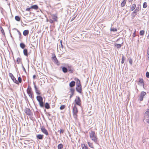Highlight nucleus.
<instances>
[{
	"instance_id": "f257e3e1",
	"label": "nucleus",
	"mask_w": 149,
	"mask_h": 149,
	"mask_svg": "<svg viewBox=\"0 0 149 149\" xmlns=\"http://www.w3.org/2000/svg\"><path fill=\"white\" fill-rule=\"evenodd\" d=\"M9 76L11 77V79L16 84L18 85H19V83L22 82V79L20 77H18V81L14 77L12 73H9Z\"/></svg>"
},
{
	"instance_id": "f03ea898",
	"label": "nucleus",
	"mask_w": 149,
	"mask_h": 149,
	"mask_svg": "<svg viewBox=\"0 0 149 149\" xmlns=\"http://www.w3.org/2000/svg\"><path fill=\"white\" fill-rule=\"evenodd\" d=\"M89 134L91 139L95 142L97 143L98 139L95 132L91 130V132L89 133Z\"/></svg>"
},
{
	"instance_id": "7ed1b4c3",
	"label": "nucleus",
	"mask_w": 149,
	"mask_h": 149,
	"mask_svg": "<svg viewBox=\"0 0 149 149\" xmlns=\"http://www.w3.org/2000/svg\"><path fill=\"white\" fill-rule=\"evenodd\" d=\"M27 93L31 99H33L34 98L33 93L32 90V88L29 85L28 86L26 90Z\"/></svg>"
},
{
	"instance_id": "20e7f679",
	"label": "nucleus",
	"mask_w": 149,
	"mask_h": 149,
	"mask_svg": "<svg viewBox=\"0 0 149 149\" xmlns=\"http://www.w3.org/2000/svg\"><path fill=\"white\" fill-rule=\"evenodd\" d=\"M78 112V110L77 106L74 104L72 108V113L73 117L76 119L77 118Z\"/></svg>"
},
{
	"instance_id": "39448f33",
	"label": "nucleus",
	"mask_w": 149,
	"mask_h": 149,
	"mask_svg": "<svg viewBox=\"0 0 149 149\" xmlns=\"http://www.w3.org/2000/svg\"><path fill=\"white\" fill-rule=\"evenodd\" d=\"M36 99L39 102L40 106L41 107H43L44 106V103L43 101V98L41 96H38L36 97Z\"/></svg>"
},
{
	"instance_id": "423d86ee",
	"label": "nucleus",
	"mask_w": 149,
	"mask_h": 149,
	"mask_svg": "<svg viewBox=\"0 0 149 149\" xmlns=\"http://www.w3.org/2000/svg\"><path fill=\"white\" fill-rule=\"evenodd\" d=\"M75 104L78 105L79 106H81V101L80 97L79 96L77 97L74 100Z\"/></svg>"
},
{
	"instance_id": "0eeeda50",
	"label": "nucleus",
	"mask_w": 149,
	"mask_h": 149,
	"mask_svg": "<svg viewBox=\"0 0 149 149\" xmlns=\"http://www.w3.org/2000/svg\"><path fill=\"white\" fill-rule=\"evenodd\" d=\"M141 9L140 6L137 7L135 10L132 13V15L133 17H134L136 15V13L139 11Z\"/></svg>"
},
{
	"instance_id": "6e6552de",
	"label": "nucleus",
	"mask_w": 149,
	"mask_h": 149,
	"mask_svg": "<svg viewBox=\"0 0 149 149\" xmlns=\"http://www.w3.org/2000/svg\"><path fill=\"white\" fill-rule=\"evenodd\" d=\"M52 59L54 61V62L57 65H59V63L58 60L56 57L55 54H53L52 57Z\"/></svg>"
},
{
	"instance_id": "1a4fd4ad",
	"label": "nucleus",
	"mask_w": 149,
	"mask_h": 149,
	"mask_svg": "<svg viewBox=\"0 0 149 149\" xmlns=\"http://www.w3.org/2000/svg\"><path fill=\"white\" fill-rule=\"evenodd\" d=\"M41 131L46 135L49 134L47 130L43 126L42 127L40 128Z\"/></svg>"
},
{
	"instance_id": "9d476101",
	"label": "nucleus",
	"mask_w": 149,
	"mask_h": 149,
	"mask_svg": "<svg viewBox=\"0 0 149 149\" xmlns=\"http://www.w3.org/2000/svg\"><path fill=\"white\" fill-rule=\"evenodd\" d=\"M146 93L144 91H142L139 97V100L140 101L143 100L144 97L146 95Z\"/></svg>"
},
{
	"instance_id": "9b49d317",
	"label": "nucleus",
	"mask_w": 149,
	"mask_h": 149,
	"mask_svg": "<svg viewBox=\"0 0 149 149\" xmlns=\"http://www.w3.org/2000/svg\"><path fill=\"white\" fill-rule=\"evenodd\" d=\"M76 89L77 91L79 93H81L82 88L81 85H77Z\"/></svg>"
},
{
	"instance_id": "f8f14e48",
	"label": "nucleus",
	"mask_w": 149,
	"mask_h": 149,
	"mask_svg": "<svg viewBox=\"0 0 149 149\" xmlns=\"http://www.w3.org/2000/svg\"><path fill=\"white\" fill-rule=\"evenodd\" d=\"M138 84L140 86H144V83L143 79L142 78H140L139 81L138 82Z\"/></svg>"
},
{
	"instance_id": "ddd939ff",
	"label": "nucleus",
	"mask_w": 149,
	"mask_h": 149,
	"mask_svg": "<svg viewBox=\"0 0 149 149\" xmlns=\"http://www.w3.org/2000/svg\"><path fill=\"white\" fill-rule=\"evenodd\" d=\"M52 17L54 21H57L58 17L56 15L53 14L52 15Z\"/></svg>"
},
{
	"instance_id": "4468645a",
	"label": "nucleus",
	"mask_w": 149,
	"mask_h": 149,
	"mask_svg": "<svg viewBox=\"0 0 149 149\" xmlns=\"http://www.w3.org/2000/svg\"><path fill=\"white\" fill-rule=\"evenodd\" d=\"M26 113L28 115H31V112L29 108H26L25 109Z\"/></svg>"
},
{
	"instance_id": "2eb2a0df",
	"label": "nucleus",
	"mask_w": 149,
	"mask_h": 149,
	"mask_svg": "<svg viewBox=\"0 0 149 149\" xmlns=\"http://www.w3.org/2000/svg\"><path fill=\"white\" fill-rule=\"evenodd\" d=\"M31 9H34L36 10H38L39 8L38 6L37 5H33L31 6Z\"/></svg>"
},
{
	"instance_id": "dca6fc26",
	"label": "nucleus",
	"mask_w": 149,
	"mask_h": 149,
	"mask_svg": "<svg viewBox=\"0 0 149 149\" xmlns=\"http://www.w3.org/2000/svg\"><path fill=\"white\" fill-rule=\"evenodd\" d=\"M44 135L43 134H38L36 136L37 138L39 139H43Z\"/></svg>"
},
{
	"instance_id": "f3484780",
	"label": "nucleus",
	"mask_w": 149,
	"mask_h": 149,
	"mask_svg": "<svg viewBox=\"0 0 149 149\" xmlns=\"http://www.w3.org/2000/svg\"><path fill=\"white\" fill-rule=\"evenodd\" d=\"M22 58H21L18 57L17 59L16 62L18 64L22 63Z\"/></svg>"
},
{
	"instance_id": "a211bd4d",
	"label": "nucleus",
	"mask_w": 149,
	"mask_h": 149,
	"mask_svg": "<svg viewBox=\"0 0 149 149\" xmlns=\"http://www.w3.org/2000/svg\"><path fill=\"white\" fill-rule=\"evenodd\" d=\"M75 82L74 81H72L69 84V86L70 87H72L75 86Z\"/></svg>"
},
{
	"instance_id": "6ab92c4d",
	"label": "nucleus",
	"mask_w": 149,
	"mask_h": 149,
	"mask_svg": "<svg viewBox=\"0 0 149 149\" xmlns=\"http://www.w3.org/2000/svg\"><path fill=\"white\" fill-rule=\"evenodd\" d=\"M74 80L76 81L77 85H81L80 81L78 78H74Z\"/></svg>"
},
{
	"instance_id": "aec40b11",
	"label": "nucleus",
	"mask_w": 149,
	"mask_h": 149,
	"mask_svg": "<svg viewBox=\"0 0 149 149\" xmlns=\"http://www.w3.org/2000/svg\"><path fill=\"white\" fill-rule=\"evenodd\" d=\"M23 53L24 55L26 56H28V50L27 49H24L23 50Z\"/></svg>"
},
{
	"instance_id": "412c9836",
	"label": "nucleus",
	"mask_w": 149,
	"mask_h": 149,
	"mask_svg": "<svg viewBox=\"0 0 149 149\" xmlns=\"http://www.w3.org/2000/svg\"><path fill=\"white\" fill-rule=\"evenodd\" d=\"M29 31L28 30H24L23 32V34L24 36H26L29 34Z\"/></svg>"
},
{
	"instance_id": "4be33fe9",
	"label": "nucleus",
	"mask_w": 149,
	"mask_h": 149,
	"mask_svg": "<svg viewBox=\"0 0 149 149\" xmlns=\"http://www.w3.org/2000/svg\"><path fill=\"white\" fill-rule=\"evenodd\" d=\"M136 7V5L135 3H134L132 5L131 8V10L132 11L134 10Z\"/></svg>"
},
{
	"instance_id": "5701e85b",
	"label": "nucleus",
	"mask_w": 149,
	"mask_h": 149,
	"mask_svg": "<svg viewBox=\"0 0 149 149\" xmlns=\"http://www.w3.org/2000/svg\"><path fill=\"white\" fill-rule=\"evenodd\" d=\"M62 69L63 72L65 73L67 72L68 71V69L65 67H63Z\"/></svg>"
},
{
	"instance_id": "b1692460",
	"label": "nucleus",
	"mask_w": 149,
	"mask_h": 149,
	"mask_svg": "<svg viewBox=\"0 0 149 149\" xmlns=\"http://www.w3.org/2000/svg\"><path fill=\"white\" fill-rule=\"evenodd\" d=\"M45 107L47 109H49L50 108L49 105V104L47 102L45 104Z\"/></svg>"
},
{
	"instance_id": "393cba45",
	"label": "nucleus",
	"mask_w": 149,
	"mask_h": 149,
	"mask_svg": "<svg viewBox=\"0 0 149 149\" xmlns=\"http://www.w3.org/2000/svg\"><path fill=\"white\" fill-rule=\"evenodd\" d=\"M68 71L70 72L71 73H73V70L71 68V67L70 66H68Z\"/></svg>"
},
{
	"instance_id": "a878e982",
	"label": "nucleus",
	"mask_w": 149,
	"mask_h": 149,
	"mask_svg": "<svg viewBox=\"0 0 149 149\" xmlns=\"http://www.w3.org/2000/svg\"><path fill=\"white\" fill-rule=\"evenodd\" d=\"M88 144L90 147L93 148H94L93 145L92 143L88 142Z\"/></svg>"
},
{
	"instance_id": "bb28decb",
	"label": "nucleus",
	"mask_w": 149,
	"mask_h": 149,
	"mask_svg": "<svg viewBox=\"0 0 149 149\" xmlns=\"http://www.w3.org/2000/svg\"><path fill=\"white\" fill-rule=\"evenodd\" d=\"M20 46L22 49H24L25 47V45L23 43H21L20 44Z\"/></svg>"
},
{
	"instance_id": "cd10ccee",
	"label": "nucleus",
	"mask_w": 149,
	"mask_h": 149,
	"mask_svg": "<svg viewBox=\"0 0 149 149\" xmlns=\"http://www.w3.org/2000/svg\"><path fill=\"white\" fill-rule=\"evenodd\" d=\"M63 146L62 144H60L58 146V149H61L63 148Z\"/></svg>"
},
{
	"instance_id": "c85d7f7f",
	"label": "nucleus",
	"mask_w": 149,
	"mask_h": 149,
	"mask_svg": "<svg viewBox=\"0 0 149 149\" xmlns=\"http://www.w3.org/2000/svg\"><path fill=\"white\" fill-rule=\"evenodd\" d=\"M126 1L125 0H124L121 3V6L122 7H124L126 4Z\"/></svg>"
},
{
	"instance_id": "c756f323",
	"label": "nucleus",
	"mask_w": 149,
	"mask_h": 149,
	"mask_svg": "<svg viewBox=\"0 0 149 149\" xmlns=\"http://www.w3.org/2000/svg\"><path fill=\"white\" fill-rule=\"evenodd\" d=\"M15 19L17 21H19L20 20V17L18 16H15Z\"/></svg>"
},
{
	"instance_id": "7c9ffc66",
	"label": "nucleus",
	"mask_w": 149,
	"mask_h": 149,
	"mask_svg": "<svg viewBox=\"0 0 149 149\" xmlns=\"http://www.w3.org/2000/svg\"><path fill=\"white\" fill-rule=\"evenodd\" d=\"M147 3L146 2H144L143 3V8H146L147 7Z\"/></svg>"
},
{
	"instance_id": "2f4dec72",
	"label": "nucleus",
	"mask_w": 149,
	"mask_h": 149,
	"mask_svg": "<svg viewBox=\"0 0 149 149\" xmlns=\"http://www.w3.org/2000/svg\"><path fill=\"white\" fill-rule=\"evenodd\" d=\"M145 31L144 30H141L140 31L139 34L141 36H143L144 34Z\"/></svg>"
},
{
	"instance_id": "473e14b6",
	"label": "nucleus",
	"mask_w": 149,
	"mask_h": 149,
	"mask_svg": "<svg viewBox=\"0 0 149 149\" xmlns=\"http://www.w3.org/2000/svg\"><path fill=\"white\" fill-rule=\"evenodd\" d=\"M115 46L117 47L118 48H120L121 47V45L120 44H118L116 43L115 44Z\"/></svg>"
},
{
	"instance_id": "72a5a7b5",
	"label": "nucleus",
	"mask_w": 149,
	"mask_h": 149,
	"mask_svg": "<svg viewBox=\"0 0 149 149\" xmlns=\"http://www.w3.org/2000/svg\"><path fill=\"white\" fill-rule=\"evenodd\" d=\"M117 30V29L116 28H111L110 29L111 31H116Z\"/></svg>"
},
{
	"instance_id": "f704fd0d",
	"label": "nucleus",
	"mask_w": 149,
	"mask_h": 149,
	"mask_svg": "<svg viewBox=\"0 0 149 149\" xmlns=\"http://www.w3.org/2000/svg\"><path fill=\"white\" fill-rule=\"evenodd\" d=\"M70 92L71 93L74 94V89L72 88H71L70 89Z\"/></svg>"
},
{
	"instance_id": "c9c22d12",
	"label": "nucleus",
	"mask_w": 149,
	"mask_h": 149,
	"mask_svg": "<svg viewBox=\"0 0 149 149\" xmlns=\"http://www.w3.org/2000/svg\"><path fill=\"white\" fill-rule=\"evenodd\" d=\"M125 58L124 56H123L122 58L121 63L123 64L125 61Z\"/></svg>"
},
{
	"instance_id": "e433bc0d",
	"label": "nucleus",
	"mask_w": 149,
	"mask_h": 149,
	"mask_svg": "<svg viewBox=\"0 0 149 149\" xmlns=\"http://www.w3.org/2000/svg\"><path fill=\"white\" fill-rule=\"evenodd\" d=\"M65 107V106L64 105H61L60 107V109L61 110H63L64 109Z\"/></svg>"
},
{
	"instance_id": "4c0bfd02",
	"label": "nucleus",
	"mask_w": 149,
	"mask_h": 149,
	"mask_svg": "<svg viewBox=\"0 0 149 149\" xmlns=\"http://www.w3.org/2000/svg\"><path fill=\"white\" fill-rule=\"evenodd\" d=\"M31 7H30L29 8H26V9L25 10L27 11L30 12L31 11Z\"/></svg>"
},
{
	"instance_id": "58836bf2",
	"label": "nucleus",
	"mask_w": 149,
	"mask_h": 149,
	"mask_svg": "<svg viewBox=\"0 0 149 149\" xmlns=\"http://www.w3.org/2000/svg\"><path fill=\"white\" fill-rule=\"evenodd\" d=\"M35 91H36V93L38 95H40L41 94V93L40 92V91L38 89L36 90Z\"/></svg>"
},
{
	"instance_id": "ea45409f",
	"label": "nucleus",
	"mask_w": 149,
	"mask_h": 149,
	"mask_svg": "<svg viewBox=\"0 0 149 149\" xmlns=\"http://www.w3.org/2000/svg\"><path fill=\"white\" fill-rule=\"evenodd\" d=\"M145 114L147 116H149V109L147 110L145 112Z\"/></svg>"
},
{
	"instance_id": "a19ab883",
	"label": "nucleus",
	"mask_w": 149,
	"mask_h": 149,
	"mask_svg": "<svg viewBox=\"0 0 149 149\" xmlns=\"http://www.w3.org/2000/svg\"><path fill=\"white\" fill-rule=\"evenodd\" d=\"M0 29H1V33H2V34L3 35H4L5 34V32H4V30H3V28L2 27H0Z\"/></svg>"
},
{
	"instance_id": "79ce46f5",
	"label": "nucleus",
	"mask_w": 149,
	"mask_h": 149,
	"mask_svg": "<svg viewBox=\"0 0 149 149\" xmlns=\"http://www.w3.org/2000/svg\"><path fill=\"white\" fill-rule=\"evenodd\" d=\"M146 76L147 78H149V72H147L146 74Z\"/></svg>"
},
{
	"instance_id": "37998d69",
	"label": "nucleus",
	"mask_w": 149,
	"mask_h": 149,
	"mask_svg": "<svg viewBox=\"0 0 149 149\" xmlns=\"http://www.w3.org/2000/svg\"><path fill=\"white\" fill-rule=\"evenodd\" d=\"M129 62L131 65L132 64V60L131 59H130L129 60Z\"/></svg>"
},
{
	"instance_id": "c03bdc74",
	"label": "nucleus",
	"mask_w": 149,
	"mask_h": 149,
	"mask_svg": "<svg viewBox=\"0 0 149 149\" xmlns=\"http://www.w3.org/2000/svg\"><path fill=\"white\" fill-rule=\"evenodd\" d=\"M147 57H148V59L149 60V49H148L147 51Z\"/></svg>"
},
{
	"instance_id": "a18cd8bd",
	"label": "nucleus",
	"mask_w": 149,
	"mask_h": 149,
	"mask_svg": "<svg viewBox=\"0 0 149 149\" xmlns=\"http://www.w3.org/2000/svg\"><path fill=\"white\" fill-rule=\"evenodd\" d=\"M60 134H61V133H63V132H64V130L63 129H60Z\"/></svg>"
},
{
	"instance_id": "49530a36",
	"label": "nucleus",
	"mask_w": 149,
	"mask_h": 149,
	"mask_svg": "<svg viewBox=\"0 0 149 149\" xmlns=\"http://www.w3.org/2000/svg\"><path fill=\"white\" fill-rule=\"evenodd\" d=\"M136 31L135 30L134 32L133 33L132 36L133 37H135L136 36Z\"/></svg>"
},
{
	"instance_id": "de8ad7c7",
	"label": "nucleus",
	"mask_w": 149,
	"mask_h": 149,
	"mask_svg": "<svg viewBox=\"0 0 149 149\" xmlns=\"http://www.w3.org/2000/svg\"><path fill=\"white\" fill-rule=\"evenodd\" d=\"M49 22L51 23H52L54 22V21L52 19H50L49 20Z\"/></svg>"
},
{
	"instance_id": "09e8293b",
	"label": "nucleus",
	"mask_w": 149,
	"mask_h": 149,
	"mask_svg": "<svg viewBox=\"0 0 149 149\" xmlns=\"http://www.w3.org/2000/svg\"><path fill=\"white\" fill-rule=\"evenodd\" d=\"M83 149H88V148L87 147L85 146L84 147H83Z\"/></svg>"
},
{
	"instance_id": "8fccbe9b",
	"label": "nucleus",
	"mask_w": 149,
	"mask_h": 149,
	"mask_svg": "<svg viewBox=\"0 0 149 149\" xmlns=\"http://www.w3.org/2000/svg\"><path fill=\"white\" fill-rule=\"evenodd\" d=\"M76 17V16H75V17H73V18L72 19H71V21H72L73 20H74V19H75Z\"/></svg>"
},
{
	"instance_id": "3c124183",
	"label": "nucleus",
	"mask_w": 149,
	"mask_h": 149,
	"mask_svg": "<svg viewBox=\"0 0 149 149\" xmlns=\"http://www.w3.org/2000/svg\"><path fill=\"white\" fill-rule=\"evenodd\" d=\"M34 87L35 91L36 90L38 89V88H37V87H36V85H34Z\"/></svg>"
},
{
	"instance_id": "603ef678",
	"label": "nucleus",
	"mask_w": 149,
	"mask_h": 149,
	"mask_svg": "<svg viewBox=\"0 0 149 149\" xmlns=\"http://www.w3.org/2000/svg\"><path fill=\"white\" fill-rule=\"evenodd\" d=\"M74 94L71 93V95L70 96V98H71L74 95Z\"/></svg>"
},
{
	"instance_id": "864d4df0",
	"label": "nucleus",
	"mask_w": 149,
	"mask_h": 149,
	"mask_svg": "<svg viewBox=\"0 0 149 149\" xmlns=\"http://www.w3.org/2000/svg\"><path fill=\"white\" fill-rule=\"evenodd\" d=\"M60 43H61V45L62 46H63V45H62V40H61L60 41Z\"/></svg>"
},
{
	"instance_id": "5fc2aeb1",
	"label": "nucleus",
	"mask_w": 149,
	"mask_h": 149,
	"mask_svg": "<svg viewBox=\"0 0 149 149\" xmlns=\"http://www.w3.org/2000/svg\"><path fill=\"white\" fill-rule=\"evenodd\" d=\"M36 77V76L35 75H33V79H35Z\"/></svg>"
},
{
	"instance_id": "6e6d98bb",
	"label": "nucleus",
	"mask_w": 149,
	"mask_h": 149,
	"mask_svg": "<svg viewBox=\"0 0 149 149\" xmlns=\"http://www.w3.org/2000/svg\"><path fill=\"white\" fill-rule=\"evenodd\" d=\"M147 38L148 39H149V31H148V35L147 36Z\"/></svg>"
},
{
	"instance_id": "4d7b16f0",
	"label": "nucleus",
	"mask_w": 149,
	"mask_h": 149,
	"mask_svg": "<svg viewBox=\"0 0 149 149\" xmlns=\"http://www.w3.org/2000/svg\"><path fill=\"white\" fill-rule=\"evenodd\" d=\"M133 0H128L129 1L131 2Z\"/></svg>"
},
{
	"instance_id": "13d9d810",
	"label": "nucleus",
	"mask_w": 149,
	"mask_h": 149,
	"mask_svg": "<svg viewBox=\"0 0 149 149\" xmlns=\"http://www.w3.org/2000/svg\"><path fill=\"white\" fill-rule=\"evenodd\" d=\"M148 103L149 104V101H148Z\"/></svg>"
}]
</instances>
